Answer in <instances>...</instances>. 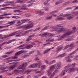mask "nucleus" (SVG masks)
Masks as SVG:
<instances>
[{"label": "nucleus", "instance_id": "1", "mask_svg": "<svg viewBox=\"0 0 78 78\" xmlns=\"http://www.w3.org/2000/svg\"><path fill=\"white\" fill-rule=\"evenodd\" d=\"M62 28V26H60L59 25H57L56 26L53 27L54 30V31H63V32H66V29L65 28Z\"/></svg>", "mask_w": 78, "mask_h": 78}, {"label": "nucleus", "instance_id": "2", "mask_svg": "<svg viewBox=\"0 0 78 78\" xmlns=\"http://www.w3.org/2000/svg\"><path fill=\"white\" fill-rule=\"evenodd\" d=\"M75 30H74V31H73V30L70 31L67 33H65V34L62 35L56 36H55V37H59L60 38H59V40H61L62 38L65 37H66V36H69V35H70V34H72L73 33H75Z\"/></svg>", "mask_w": 78, "mask_h": 78}, {"label": "nucleus", "instance_id": "3", "mask_svg": "<svg viewBox=\"0 0 78 78\" xmlns=\"http://www.w3.org/2000/svg\"><path fill=\"white\" fill-rule=\"evenodd\" d=\"M16 68V65H12L11 66H7L5 67H2L0 68L1 70H5V69H9L10 70H14V69Z\"/></svg>", "mask_w": 78, "mask_h": 78}, {"label": "nucleus", "instance_id": "4", "mask_svg": "<svg viewBox=\"0 0 78 78\" xmlns=\"http://www.w3.org/2000/svg\"><path fill=\"white\" fill-rule=\"evenodd\" d=\"M24 51H25V50H24L20 51L15 54L14 57H11V58H12V59H17V56H18V55H19L23 53Z\"/></svg>", "mask_w": 78, "mask_h": 78}, {"label": "nucleus", "instance_id": "5", "mask_svg": "<svg viewBox=\"0 0 78 78\" xmlns=\"http://www.w3.org/2000/svg\"><path fill=\"white\" fill-rule=\"evenodd\" d=\"M25 66H26V65H25V63H23L22 66L20 65L18 68L17 69H14L12 72L13 73H15V72H17L19 71V69H25Z\"/></svg>", "mask_w": 78, "mask_h": 78}, {"label": "nucleus", "instance_id": "6", "mask_svg": "<svg viewBox=\"0 0 78 78\" xmlns=\"http://www.w3.org/2000/svg\"><path fill=\"white\" fill-rule=\"evenodd\" d=\"M64 16H65L66 17H67V20H70L71 19H72L74 18L73 15H72V14H65L64 15Z\"/></svg>", "mask_w": 78, "mask_h": 78}, {"label": "nucleus", "instance_id": "7", "mask_svg": "<svg viewBox=\"0 0 78 78\" xmlns=\"http://www.w3.org/2000/svg\"><path fill=\"white\" fill-rule=\"evenodd\" d=\"M20 34V32H16L10 35L9 36L10 37L11 36H14V35H15V34H16L17 35H16V37H18V36H20L19 35V34Z\"/></svg>", "mask_w": 78, "mask_h": 78}, {"label": "nucleus", "instance_id": "8", "mask_svg": "<svg viewBox=\"0 0 78 78\" xmlns=\"http://www.w3.org/2000/svg\"><path fill=\"white\" fill-rule=\"evenodd\" d=\"M68 71V69H66V70H64L62 71V72L61 73L60 75L62 76H63L65 74H66V72H67Z\"/></svg>", "mask_w": 78, "mask_h": 78}, {"label": "nucleus", "instance_id": "9", "mask_svg": "<svg viewBox=\"0 0 78 78\" xmlns=\"http://www.w3.org/2000/svg\"><path fill=\"white\" fill-rule=\"evenodd\" d=\"M64 47H60V46H58V47L56 48V52H58L59 51H60V50H61Z\"/></svg>", "mask_w": 78, "mask_h": 78}, {"label": "nucleus", "instance_id": "10", "mask_svg": "<svg viewBox=\"0 0 78 78\" xmlns=\"http://www.w3.org/2000/svg\"><path fill=\"white\" fill-rule=\"evenodd\" d=\"M8 24H10L9 25H6L7 26V28H8V27H9V26H11V25H14V23H15V22H14V21H12L11 22H9L8 23Z\"/></svg>", "mask_w": 78, "mask_h": 78}, {"label": "nucleus", "instance_id": "11", "mask_svg": "<svg viewBox=\"0 0 78 78\" xmlns=\"http://www.w3.org/2000/svg\"><path fill=\"white\" fill-rule=\"evenodd\" d=\"M12 41H11L10 40L8 42H4L2 44H0V46H2V45H4V44H10V43H11Z\"/></svg>", "mask_w": 78, "mask_h": 78}, {"label": "nucleus", "instance_id": "12", "mask_svg": "<svg viewBox=\"0 0 78 78\" xmlns=\"http://www.w3.org/2000/svg\"><path fill=\"white\" fill-rule=\"evenodd\" d=\"M26 47L27 48V49H30V48H31L32 47H33V45L31 44H29L27 45Z\"/></svg>", "mask_w": 78, "mask_h": 78}, {"label": "nucleus", "instance_id": "13", "mask_svg": "<svg viewBox=\"0 0 78 78\" xmlns=\"http://www.w3.org/2000/svg\"><path fill=\"white\" fill-rule=\"evenodd\" d=\"M66 19L63 17H60L59 18H57L56 19V20H65Z\"/></svg>", "mask_w": 78, "mask_h": 78}, {"label": "nucleus", "instance_id": "14", "mask_svg": "<svg viewBox=\"0 0 78 78\" xmlns=\"http://www.w3.org/2000/svg\"><path fill=\"white\" fill-rule=\"evenodd\" d=\"M55 67H56V66H55V65L51 66L50 68V70H53L55 69Z\"/></svg>", "mask_w": 78, "mask_h": 78}, {"label": "nucleus", "instance_id": "15", "mask_svg": "<svg viewBox=\"0 0 78 78\" xmlns=\"http://www.w3.org/2000/svg\"><path fill=\"white\" fill-rule=\"evenodd\" d=\"M27 27H28V29H30V28H32L33 27V24L32 23L30 24H29L28 26H27Z\"/></svg>", "mask_w": 78, "mask_h": 78}, {"label": "nucleus", "instance_id": "16", "mask_svg": "<svg viewBox=\"0 0 78 78\" xmlns=\"http://www.w3.org/2000/svg\"><path fill=\"white\" fill-rule=\"evenodd\" d=\"M37 66V65H36L35 64H33L31 65L30 66V67L31 68H35V67H36Z\"/></svg>", "mask_w": 78, "mask_h": 78}, {"label": "nucleus", "instance_id": "17", "mask_svg": "<svg viewBox=\"0 0 78 78\" xmlns=\"http://www.w3.org/2000/svg\"><path fill=\"white\" fill-rule=\"evenodd\" d=\"M72 14L74 15H76V16H78V11H76V12H72Z\"/></svg>", "mask_w": 78, "mask_h": 78}, {"label": "nucleus", "instance_id": "18", "mask_svg": "<svg viewBox=\"0 0 78 78\" xmlns=\"http://www.w3.org/2000/svg\"><path fill=\"white\" fill-rule=\"evenodd\" d=\"M69 70L70 72H72L75 70V68H72L69 69Z\"/></svg>", "mask_w": 78, "mask_h": 78}, {"label": "nucleus", "instance_id": "19", "mask_svg": "<svg viewBox=\"0 0 78 78\" xmlns=\"http://www.w3.org/2000/svg\"><path fill=\"white\" fill-rule=\"evenodd\" d=\"M50 50V49H47L46 50L44 51L43 52L44 54H45L46 53H47L48 51Z\"/></svg>", "mask_w": 78, "mask_h": 78}, {"label": "nucleus", "instance_id": "20", "mask_svg": "<svg viewBox=\"0 0 78 78\" xmlns=\"http://www.w3.org/2000/svg\"><path fill=\"white\" fill-rule=\"evenodd\" d=\"M24 16L25 17H30V16H31V15L30 13H27L25 14Z\"/></svg>", "mask_w": 78, "mask_h": 78}, {"label": "nucleus", "instance_id": "21", "mask_svg": "<svg viewBox=\"0 0 78 78\" xmlns=\"http://www.w3.org/2000/svg\"><path fill=\"white\" fill-rule=\"evenodd\" d=\"M41 61H40L38 63H37V66H38V68H40V66H41Z\"/></svg>", "mask_w": 78, "mask_h": 78}, {"label": "nucleus", "instance_id": "22", "mask_svg": "<svg viewBox=\"0 0 78 78\" xmlns=\"http://www.w3.org/2000/svg\"><path fill=\"white\" fill-rule=\"evenodd\" d=\"M23 26H24V27H23V31L26 30H27V29H28V26H27L26 27H25V25Z\"/></svg>", "mask_w": 78, "mask_h": 78}, {"label": "nucleus", "instance_id": "23", "mask_svg": "<svg viewBox=\"0 0 78 78\" xmlns=\"http://www.w3.org/2000/svg\"><path fill=\"white\" fill-rule=\"evenodd\" d=\"M21 6L22 7L21 8V9L22 10H26L27 9L26 8H25V7H26V5H22Z\"/></svg>", "mask_w": 78, "mask_h": 78}, {"label": "nucleus", "instance_id": "24", "mask_svg": "<svg viewBox=\"0 0 78 78\" xmlns=\"http://www.w3.org/2000/svg\"><path fill=\"white\" fill-rule=\"evenodd\" d=\"M17 3H24V1L23 0H19L17 1Z\"/></svg>", "mask_w": 78, "mask_h": 78}, {"label": "nucleus", "instance_id": "25", "mask_svg": "<svg viewBox=\"0 0 78 78\" xmlns=\"http://www.w3.org/2000/svg\"><path fill=\"white\" fill-rule=\"evenodd\" d=\"M10 37V36L9 35H5V37H1L0 38V39H5V38H7V37Z\"/></svg>", "mask_w": 78, "mask_h": 78}, {"label": "nucleus", "instance_id": "26", "mask_svg": "<svg viewBox=\"0 0 78 78\" xmlns=\"http://www.w3.org/2000/svg\"><path fill=\"white\" fill-rule=\"evenodd\" d=\"M49 34V33L47 32L45 33H44L43 34V37H44V36H45L46 37H46V36H47V35Z\"/></svg>", "mask_w": 78, "mask_h": 78}, {"label": "nucleus", "instance_id": "27", "mask_svg": "<svg viewBox=\"0 0 78 78\" xmlns=\"http://www.w3.org/2000/svg\"><path fill=\"white\" fill-rule=\"evenodd\" d=\"M69 58V57H68V56L67 57H66V61L67 62H71V59Z\"/></svg>", "mask_w": 78, "mask_h": 78}, {"label": "nucleus", "instance_id": "28", "mask_svg": "<svg viewBox=\"0 0 78 78\" xmlns=\"http://www.w3.org/2000/svg\"><path fill=\"white\" fill-rule=\"evenodd\" d=\"M46 19H47L48 20H50V19H52V16L46 17Z\"/></svg>", "mask_w": 78, "mask_h": 78}, {"label": "nucleus", "instance_id": "29", "mask_svg": "<svg viewBox=\"0 0 78 78\" xmlns=\"http://www.w3.org/2000/svg\"><path fill=\"white\" fill-rule=\"evenodd\" d=\"M56 69H59L61 68V66L59 64H58L57 66L56 67Z\"/></svg>", "mask_w": 78, "mask_h": 78}, {"label": "nucleus", "instance_id": "30", "mask_svg": "<svg viewBox=\"0 0 78 78\" xmlns=\"http://www.w3.org/2000/svg\"><path fill=\"white\" fill-rule=\"evenodd\" d=\"M24 58H27V57H29L30 55H28V54H24Z\"/></svg>", "mask_w": 78, "mask_h": 78}, {"label": "nucleus", "instance_id": "31", "mask_svg": "<svg viewBox=\"0 0 78 78\" xmlns=\"http://www.w3.org/2000/svg\"><path fill=\"white\" fill-rule=\"evenodd\" d=\"M55 62H56V60H53L52 61L50 62V64H54V63H55Z\"/></svg>", "mask_w": 78, "mask_h": 78}, {"label": "nucleus", "instance_id": "32", "mask_svg": "<svg viewBox=\"0 0 78 78\" xmlns=\"http://www.w3.org/2000/svg\"><path fill=\"white\" fill-rule=\"evenodd\" d=\"M60 58H62V57H64L66 55V54H63L62 55H59Z\"/></svg>", "mask_w": 78, "mask_h": 78}, {"label": "nucleus", "instance_id": "33", "mask_svg": "<svg viewBox=\"0 0 78 78\" xmlns=\"http://www.w3.org/2000/svg\"><path fill=\"white\" fill-rule=\"evenodd\" d=\"M69 45H67L63 49V50L64 51L65 50H66V49H67V48H69Z\"/></svg>", "mask_w": 78, "mask_h": 78}, {"label": "nucleus", "instance_id": "34", "mask_svg": "<svg viewBox=\"0 0 78 78\" xmlns=\"http://www.w3.org/2000/svg\"><path fill=\"white\" fill-rule=\"evenodd\" d=\"M12 61H14V60H9L7 61L6 63H9V62H12Z\"/></svg>", "mask_w": 78, "mask_h": 78}, {"label": "nucleus", "instance_id": "35", "mask_svg": "<svg viewBox=\"0 0 78 78\" xmlns=\"http://www.w3.org/2000/svg\"><path fill=\"white\" fill-rule=\"evenodd\" d=\"M30 72H31V70H27L26 71V73L27 75Z\"/></svg>", "mask_w": 78, "mask_h": 78}, {"label": "nucleus", "instance_id": "36", "mask_svg": "<svg viewBox=\"0 0 78 78\" xmlns=\"http://www.w3.org/2000/svg\"><path fill=\"white\" fill-rule=\"evenodd\" d=\"M13 52V51H10L9 52H6L5 53V54H11V53H12Z\"/></svg>", "mask_w": 78, "mask_h": 78}, {"label": "nucleus", "instance_id": "37", "mask_svg": "<svg viewBox=\"0 0 78 78\" xmlns=\"http://www.w3.org/2000/svg\"><path fill=\"white\" fill-rule=\"evenodd\" d=\"M7 28V26H0V29H1V28Z\"/></svg>", "mask_w": 78, "mask_h": 78}, {"label": "nucleus", "instance_id": "38", "mask_svg": "<svg viewBox=\"0 0 78 78\" xmlns=\"http://www.w3.org/2000/svg\"><path fill=\"white\" fill-rule=\"evenodd\" d=\"M70 3V2H67L64 3L63 5H68V4H69Z\"/></svg>", "mask_w": 78, "mask_h": 78}, {"label": "nucleus", "instance_id": "39", "mask_svg": "<svg viewBox=\"0 0 78 78\" xmlns=\"http://www.w3.org/2000/svg\"><path fill=\"white\" fill-rule=\"evenodd\" d=\"M31 39H32L31 37H29L26 40V42H28V41H30V40H31Z\"/></svg>", "mask_w": 78, "mask_h": 78}, {"label": "nucleus", "instance_id": "40", "mask_svg": "<svg viewBox=\"0 0 78 78\" xmlns=\"http://www.w3.org/2000/svg\"><path fill=\"white\" fill-rule=\"evenodd\" d=\"M48 76H49L50 75H51V71H50V70H48Z\"/></svg>", "mask_w": 78, "mask_h": 78}, {"label": "nucleus", "instance_id": "41", "mask_svg": "<svg viewBox=\"0 0 78 78\" xmlns=\"http://www.w3.org/2000/svg\"><path fill=\"white\" fill-rule=\"evenodd\" d=\"M49 26H46L45 27H44L43 29V30H46V29H47V28H48L49 27Z\"/></svg>", "mask_w": 78, "mask_h": 78}, {"label": "nucleus", "instance_id": "42", "mask_svg": "<svg viewBox=\"0 0 78 78\" xmlns=\"http://www.w3.org/2000/svg\"><path fill=\"white\" fill-rule=\"evenodd\" d=\"M33 2H35V1L34 0H31V1H28V3H33Z\"/></svg>", "mask_w": 78, "mask_h": 78}, {"label": "nucleus", "instance_id": "43", "mask_svg": "<svg viewBox=\"0 0 78 78\" xmlns=\"http://www.w3.org/2000/svg\"><path fill=\"white\" fill-rule=\"evenodd\" d=\"M24 27V26H22L18 27L17 28V29H20L21 28H22L23 27Z\"/></svg>", "mask_w": 78, "mask_h": 78}, {"label": "nucleus", "instance_id": "44", "mask_svg": "<svg viewBox=\"0 0 78 78\" xmlns=\"http://www.w3.org/2000/svg\"><path fill=\"white\" fill-rule=\"evenodd\" d=\"M50 0H48L44 2V5H46V4H47V3H48V2H49V1H50Z\"/></svg>", "mask_w": 78, "mask_h": 78}, {"label": "nucleus", "instance_id": "45", "mask_svg": "<svg viewBox=\"0 0 78 78\" xmlns=\"http://www.w3.org/2000/svg\"><path fill=\"white\" fill-rule=\"evenodd\" d=\"M13 12H20V10H14Z\"/></svg>", "mask_w": 78, "mask_h": 78}, {"label": "nucleus", "instance_id": "46", "mask_svg": "<svg viewBox=\"0 0 78 78\" xmlns=\"http://www.w3.org/2000/svg\"><path fill=\"white\" fill-rule=\"evenodd\" d=\"M34 53V51H32L30 52L29 53V55H31V54H32V53Z\"/></svg>", "mask_w": 78, "mask_h": 78}, {"label": "nucleus", "instance_id": "47", "mask_svg": "<svg viewBox=\"0 0 78 78\" xmlns=\"http://www.w3.org/2000/svg\"><path fill=\"white\" fill-rule=\"evenodd\" d=\"M26 45L25 44H23V45H21L19 47H18V48H19V47H24Z\"/></svg>", "mask_w": 78, "mask_h": 78}, {"label": "nucleus", "instance_id": "48", "mask_svg": "<svg viewBox=\"0 0 78 78\" xmlns=\"http://www.w3.org/2000/svg\"><path fill=\"white\" fill-rule=\"evenodd\" d=\"M44 13V12L42 11H39V14H43Z\"/></svg>", "mask_w": 78, "mask_h": 78}, {"label": "nucleus", "instance_id": "49", "mask_svg": "<svg viewBox=\"0 0 78 78\" xmlns=\"http://www.w3.org/2000/svg\"><path fill=\"white\" fill-rule=\"evenodd\" d=\"M8 56V55H3L2 56V58H7Z\"/></svg>", "mask_w": 78, "mask_h": 78}, {"label": "nucleus", "instance_id": "50", "mask_svg": "<svg viewBox=\"0 0 78 78\" xmlns=\"http://www.w3.org/2000/svg\"><path fill=\"white\" fill-rule=\"evenodd\" d=\"M58 1V3H59V4H60V3H62V2H63V1H62V0H59Z\"/></svg>", "mask_w": 78, "mask_h": 78}, {"label": "nucleus", "instance_id": "51", "mask_svg": "<svg viewBox=\"0 0 78 78\" xmlns=\"http://www.w3.org/2000/svg\"><path fill=\"white\" fill-rule=\"evenodd\" d=\"M77 3V0H74L73 1L72 3Z\"/></svg>", "mask_w": 78, "mask_h": 78}, {"label": "nucleus", "instance_id": "52", "mask_svg": "<svg viewBox=\"0 0 78 78\" xmlns=\"http://www.w3.org/2000/svg\"><path fill=\"white\" fill-rule=\"evenodd\" d=\"M45 11H48V7H46L45 9Z\"/></svg>", "mask_w": 78, "mask_h": 78}, {"label": "nucleus", "instance_id": "53", "mask_svg": "<svg viewBox=\"0 0 78 78\" xmlns=\"http://www.w3.org/2000/svg\"><path fill=\"white\" fill-rule=\"evenodd\" d=\"M71 67H75V63H73L72 65H71Z\"/></svg>", "mask_w": 78, "mask_h": 78}, {"label": "nucleus", "instance_id": "54", "mask_svg": "<svg viewBox=\"0 0 78 78\" xmlns=\"http://www.w3.org/2000/svg\"><path fill=\"white\" fill-rule=\"evenodd\" d=\"M42 69H44L45 67V65H43L42 66H41Z\"/></svg>", "mask_w": 78, "mask_h": 78}, {"label": "nucleus", "instance_id": "55", "mask_svg": "<svg viewBox=\"0 0 78 78\" xmlns=\"http://www.w3.org/2000/svg\"><path fill=\"white\" fill-rule=\"evenodd\" d=\"M33 5V4L31 3V4H29L27 5V6H28V7H30V6H32V5Z\"/></svg>", "mask_w": 78, "mask_h": 78}, {"label": "nucleus", "instance_id": "56", "mask_svg": "<svg viewBox=\"0 0 78 78\" xmlns=\"http://www.w3.org/2000/svg\"><path fill=\"white\" fill-rule=\"evenodd\" d=\"M40 73L42 75H43V74H44V71H43V70H42V71H40Z\"/></svg>", "mask_w": 78, "mask_h": 78}, {"label": "nucleus", "instance_id": "57", "mask_svg": "<svg viewBox=\"0 0 78 78\" xmlns=\"http://www.w3.org/2000/svg\"><path fill=\"white\" fill-rule=\"evenodd\" d=\"M71 66V65H68L66 66L67 68H69V67H70Z\"/></svg>", "mask_w": 78, "mask_h": 78}, {"label": "nucleus", "instance_id": "58", "mask_svg": "<svg viewBox=\"0 0 78 78\" xmlns=\"http://www.w3.org/2000/svg\"><path fill=\"white\" fill-rule=\"evenodd\" d=\"M13 64H14V65H16V66L17 65V64H18L19 63V62H13Z\"/></svg>", "mask_w": 78, "mask_h": 78}, {"label": "nucleus", "instance_id": "59", "mask_svg": "<svg viewBox=\"0 0 78 78\" xmlns=\"http://www.w3.org/2000/svg\"><path fill=\"white\" fill-rule=\"evenodd\" d=\"M59 2L58 1L57 2L55 3V5H59Z\"/></svg>", "mask_w": 78, "mask_h": 78}, {"label": "nucleus", "instance_id": "60", "mask_svg": "<svg viewBox=\"0 0 78 78\" xmlns=\"http://www.w3.org/2000/svg\"><path fill=\"white\" fill-rule=\"evenodd\" d=\"M44 62H46L47 64H48V61L46 60H44Z\"/></svg>", "mask_w": 78, "mask_h": 78}, {"label": "nucleus", "instance_id": "61", "mask_svg": "<svg viewBox=\"0 0 78 78\" xmlns=\"http://www.w3.org/2000/svg\"><path fill=\"white\" fill-rule=\"evenodd\" d=\"M12 14L11 13H8V14H4V15L5 16H8V15H11Z\"/></svg>", "mask_w": 78, "mask_h": 78}, {"label": "nucleus", "instance_id": "62", "mask_svg": "<svg viewBox=\"0 0 78 78\" xmlns=\"http://www.w3.org/2000/svg\"><path fill=\"white\" fill-rule=\"evenodd\" d=\"M31 43L32 45H36V44H35V43H34V42H31Z\"/></svg>", "mask_w": 78, "mask_h": 78}, {"label": "nucleus", "instance_id": "63", "mask_svg": "<svg viewBox=\"0 0 78 78\" xmlns=\"http://www.w3.org/2000/svg\"><path fill=\"white\" fill-rule=\"evenodd\" d=\"M66 41H71V39H67L65 40Z\"/></svg>", "mask_w": 78, "mask_h": 78}, {"label": "nucleus", "instance_id": "64", "mask_svg": "<svg viewBox=\"0 0 78 78\" xmlns=\"http://www.w3.org/2000/svg\"><path fill=\"white\" fill-rule=\"evenodd\" d=\"M23 78V76H21L20 77H19V76L16 77V78Z\"/></svg>", "mask_w": 78, "mask_h": 78}]
</instances>
